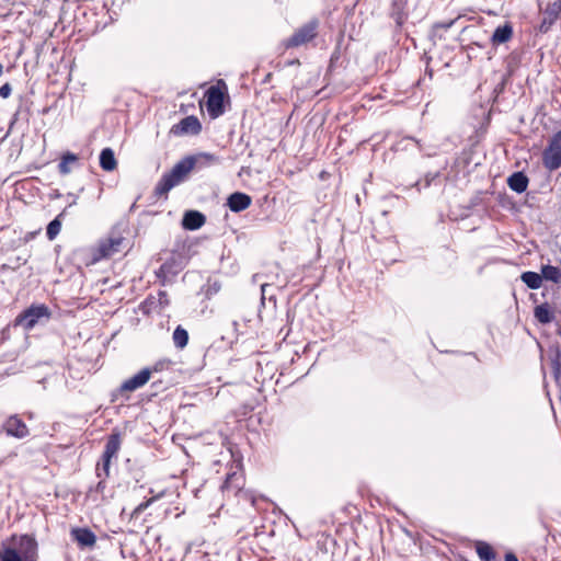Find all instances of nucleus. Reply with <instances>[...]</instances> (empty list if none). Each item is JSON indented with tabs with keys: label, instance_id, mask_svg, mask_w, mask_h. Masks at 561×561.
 Instances as JSON below:
<instances>
[{
	"label": "nucleus",
	"instance_id": "1",
	"mask_svg": "<svg viewBox=\"0 0 561 561\" xmlns=\"http://www.w3.org/2000/svg\"><path fill=\"white\" fill-rule=\"evenodd\" d=\"M37 542L30 535L12 536L0 547V561H36Z\"/></svg>",
	"mask_w": 561,
	"mask_h": 561
},
{
	"label": "nucleus",
	"instance_id": "2",
	"mask_svg": "<svg viewBox=\"0 0 561 561\" xmlns=\"http://www.w3.org/2000/svg\"><path fill=\"white\" fill-rule=\"evenodd\" d=\"M196 161L197 159L194 157H186L179 161L170 172L162 175L154 188L156 194L164 195L174 186L180 184L194 169Z\"/></svg>",
	"mask_w": 561,
	"mask_h": 561
},
{
	"label": "nucleus",
	"instance_id": "3",
	"mask_svg": "<svg viewBox=\"0 0 561 561\" xmlns=\"http://www.w3.org/2000/svg\"><path fill=\"white\" fill-rule=\"evenodd\" d=\"M51 317L49 308L44 304L31 305L15 319V324L30 331L37 324H45Z\"/></svg>",
	"mask_w": 561,
	"mask_h": 561
},
{
	"label": "nucleus",
	"instance_id": "4",
	"mask_svg": "<svg viewBox=\"0 0 561 561\" xmlns=\"http://www.w3.org/2000/svg\"><path fill=\"white\" fill-rule=\"evenodd\" d=\"M125 239L119 234H111L108 238L101 240L96 247L91 249L92 263L108 259L116 253L123 251Z\"/></svg>",
	"mask_w": 561,
	"mask_h": 561
},
{
	"label": "nucleus",
	"instance_id": "5",
	"mask_svg": "<svg viewBox=\"0 0 561 561\" xmlns=\"http://www.w3.org/2000/svg\"><path fill=\"white\" fill-rule=\"evenodd\" d=\"M543 167L554 171L561 167V129L552 136L549 145L542 152Z\"/></svg>",
	"mask_w": 561,
	"mask_h": 561
},
{
	"label": "nucleus",
	"instance_id": "6",
	"mask_svg": "<svg viewBox=\"0 0 561 561\" xmlns=\"http://www.w3.org/2000/svg\"><path fill=\"white\" fill-rule=\"evenodd\" d=\"M318 21L311 20L299 27L286 42V47L301 46L317 36Z\"/></svg>",
	"mask_w": 561,
	"mask_h": 561
},
{
	"label": "nucleus",
	"instance_id": "7",
	"mask_svg": "<svg viewBox=\"0 0 561 561\" xmlns=\"http://www.w3.org/2000/svg\"><path fill=\"white\" fill-rule=\"evenodd\" d=\"M206 107L211 117L224 113V93L218 87H210L206 92Z\"/></svg>",
	"mask_w": 561,
	"mask_h": 561
},
{
	"label": "nucleus",
	"instance_id": "8",
	"mask_svg": "<svg viewBox=\"0 0 561 561\" xmlns=\"http://www.w3.org/2000/svg\"><path fill=\"white\" fill-rule=\"evenodd\" d=\"M152 370L150 368H144L133 377L126 379L121 387L118 392H133L142 388L151 378Z\"/></svg>",
	"mask_w": 561,
	"mask_h": 561
},
{
	"label": "nucleus",
	"instance_id": "9",
	"mask_svg": "<svg viewBox=\"0 0 561 561\" xmlns=\"http://www.w3.org/2000/svg\"><path fill=\"white\" fill-rule=\"evenodd\" d=\"M202 126L195 116H186L179 124L173 125L171 133L174 135H196L201 131Z\"/></svg>",
	"mask_w": 561,
	"mask_h": 561
},
{
	"label": "nucleus",
	"instance_id": "10",
	"mask_svg": "<svg viewBox=\"0 0 561 561\" xmlns=\"http://www.w3.org/2000/svg\"><path fill=\"white\" fill-rule=\"evenodd\" d=\"M3 430L9 436L24 438L28 435L26 424L16 415L10 416L3 424Z\"/></svg>",
	"mask_w": 561,
	"mask_h": 561
},
{
	"label": "nucleus",
	"instance_id": "11",
	"mask_svg": "<svg viewBox=\"0 0 561 561\" xmlns=\"http://www.w3.org/2000/svg\"><path fill=\"white\" fill-rule=\"evenodd\" d=\"M251 197L248 194L241 192L232 193L227 198V206L233 213H240L247 209L251 205Z\"/></svg>",
	"mask_w": 561,
	"mask_h": 561
},
{
	"label": "nucleus",
	"instance_id": "12",
	"mask_svg": "<svg viewBox=\"0 0 561 561\" xmlns=\"http://www.w3.org/2000/svg\"><path fill=\"white\" fill-rule=\"evenodd\" d=\"M71 536L81 547H93L96 541L94 533L89 528H73Z\"/></svg>",
	"mask_w": 561,
	"mask_h": 561
},
{
	"label": "nucleus",
	"instance_id": "13",
	"mask_svg": "<svg viewBox=\"0 0 561 561\" xmlns=\"http://www.w3.org/2000/svg\"><path fill=\"white\" fill-rule=\"evenodd\" d=\"M205 224V216L196 210H188L184 214L182 225L185 229L196 230Z\"/></svg>",
	"mask_w": 561,
	"mask_h": 561
},
{
	"label": "nucleus",
	"instance_id": "14",
	"mask_svg": "<svg viewBox=\"0 0 561 561\" xmlns=\"http://www.w3.org/2000/svg\"><path fill=\"white\" fill-rule=\"evenodd\" d=\"M513 36V27L510 23L497 26L492 36L491 43L494 46L507 43Z\"/></svg>",
	"mask_w": 561,
	"mask_h": 561
},
{
	"label": "nucleus",
	"instance_id": "15",
	"mask_svg": "<svg viewBox=\"0 0 561 561\" xmlns=\"http://www.w3.org/2000/svg\"><path fill=\"white\" fill-rule=\"evenodd\" d=\"M121 433L117 431H113L106 440L103 455L110 458H115L121 449Z\"/></svg>",
	"mask_w": 561,
	"mask_h": 561
},
{
	"label": "nucleus",
	"instance_id": "16",
	"mask_svg": "<svg viewBox=\"0 0 561 561\" xmlns=\"http://www.w3.org/2000/svg\"><path fill=\"white\" fill-rule=\"evenodd\" d=\"M507 185L516 193H524L528 186V178L523 172H515L507 179Z\"/></svg>",
	"mask_w": 561,
	"mask_h": 561
},
{
	"label": "nucleus",
	"instance_id": "17",
	"mask_svg": "<svg viewBox=\"0 0 561 561\" xmlns=\"http://www.w3.org/2000/svg\"><path fill=\"white\" fill-rule=\"evenodd\" d=\"M560 13H561V0L550 1L543 11L542 25H545V24L551 25L558 19Z\"/></svg>",
	"mask_w": 561,
	"mask_h": 561
},
{
	"label": "nucleus",
	"instance_id": "18",
	"mask_svg": "<svg viewBox=\"0 0 561 561\" xmlns=\"http://www.w3.org/2000/svg\"><path fill=\"white\" fill-rule=\"evenodd\" d=\"M542 280L552 282L553 284H561V268L550 264L542 265L540 268Z\"/></svg>",
	"mask_w": 561,
	"mask_h": 561
},
{
	"label": "nucleus",
	"instance_id": "19",
	"mask_svg": "<svg viewBox=\"0 0 561 561\" xmlns=\"http://www.w3.org/2000/svg\"><path fill=\"white\" fill-rule=\"evenodd\" d=\"M116 159L111 148H104L100 153V165L104 171H113L116 168Z\"/></svg>",
	"mask_w": 561,
	"mask_h": 561
},
{
	"label": "nucleus",
	"instance_id": "20",
	"mask_svg": "<svg viewBox=\"0 0 561 561\" xmlns=\"http://www.w3.org/2000/svg\"><path fill=\"white\" fill-rule=\"evenodd\" d=\"M534 314L535 318L542 324L550 323L554 318L553 312L547 302L537 306L534 310Z\"/></svg>",
	"mask_w": 561,
	"mask_h": 561
},
{
	"label": "nucleus",
	"instance_id": "21",
	"mask_svg": "<svg viewBox=\"0 0 561 561\" xmlns=\"http://www.w3.org/2000/svg\"><path fill=\"white\" fill-rule=\"evenodd\" d=\"M243 484V479L240 474L233 472L227 476L222 489L225 491H231L233 493H237L239 490H241Z\"/></svg>",
	"mask_w": 561,
	"mask_h": 561
},
{
	"label": "nucleus",
	"instance_id": "22",
	"mask_svg": "<svg viewBox=\"0 0 561 561\" xmlns=\"http://www.w3.org/2000/svg\"><path fill=\"white\" fill-rule=\"evenodd\" d=\"M520 279L523 280V283H525L527 285V287H529L530 289H538L541 287L542 285V277H541V273H536V272H531V271H527V272H524L522 275H520Z\"/></svg>",
	"mask_w": 561,
	"mask_h": 561
},
{
	"label": "nucleus",
	"instance_id": "23",
	"mask_svg": "<svg viewBox=\"0 0 561 561\" xmlns=\"http://www.w3.org/2000/svg\"><path fill=\"white\" fill-rule=\"evenodd\" d=\"M172 339L175 347L183 350L188 343V333L184 328L178 325L173 332Z\"/></svg>",
	"mask_w": 561,
	"mask_h": 561
},
{
	"label": "nucleus",
	"instance_id": "24",
	"mask_svg": "<svg viewBox=\"0 0 561 561\" xmlns=\"http://www.w3.org/2000/svg\"><path fill=\"white\" fill-rule=\"evenodd\" d=\"M478 557L481 561H493L495 553L490 545L483 541H479L476 546Z\"/></svg>",
	"mask_w": 561,
	"mask_h": 561
},
{
	"label": "nucleus",
	"instance_id": "25",
	"mask_svg": "<svg viewBox=\"0 0 561 561\" xmlns=\"http://www.w3.org/2000/svg\"><path fill=\"white\" fill-rule=\"evenodd\" d=\"M78 160L77 156L73 154V153H66L62 156L59 164H58V170L61 174H68L70 173L71 169H70V164H73L76 163Z\"/></svg>",
	"mask_w": 561,
	"mask_h": 561
},
{
	"label": "nucleus",
	"instance_id": "26",
	"mask_svg": "<svg viewBox=\"0 0 561 561\" xmlns=\"http://www.w3.org/2000/svg\"><path fill=\"white\" fill-rule=\"evenodd\" d=\"M113 458L102 455L101 461L96 466L98 478L106 479L110 476V467Z\"/></svg>",
	"mask_w": 561,
	"mask_h": 561
},
{
	"label": "nucleus",
	"instance_id": "27",
	"mask_svg": "<svg viewBox=\"0 0 561 561\" xmlns=\"http://www.w3.org/2000/svg\"><path fill=\"white\" fill-rule=\"evenodd\" d=\"M61 229V222L59 220V217L51 220L46 229V234L48 240L53 241L60 232Z\"/></svg>",
	"mask_w": 561,
	"mask_h": 561
},
{
	"label": "nucleus",
	"instance_id": "28",
	"mask_svg": "<svg viewBox=\"0 0 561 561\" xmlns=\"http://www.w3.org/2000/svg\"><path fill=\"white\" fill-rule=\"evenodd\" d=\"M152 502H153V499H149V500L138 504L135 507V510L133 511V516H138L139 514H141L145 510H147L151 505Z\"/></svg>",
	"mask_w": 561,
	"mask_h": 561
},
{
	"label": "nucleus",
	"instance_id": "29",
	"mask_svg": "<svg viewBox=\"0 0 561 561\" xmlns=\"http://www.w3.org/2000/svg\"><path fill=\"white\" fill-rule=\"evenodd\" d=\"M11 92H12V88L9 83H4L2 87H0V96L2 99L9 98Z\"/></svg>",
	"mask_w": 561,
	"mask_h": 561
},
{
	"label": "nucleus",
	"instance_id": "30",
	"mask_svg": "<svg viewBox=\"0 0 561 561\" xmlns=\"http://www.w3.org/2000/svg\"><path fill=\"white\" fill-rule=\"evenodd\" d=\"M198 160H205L207 163H217L218 158L209 153H203L198 157Z\"/></svg>",
	"mask_w": 561,
	"mask_h": 561
},
{
	"label": "nucleus",
	"instance_id": "31",
	"mask_svg": "<svg viewBox=\"0 0 561 561\" xmlns=\"http://www.w3.org/2000/svg\"><path fill=\"white\" fill-rule=\"evenodd\" d=\"M159 304L164 306L169 304L168 294L165 291H159Z\"/></svg>",
	"mask_w": 561,
	"mask_h": 561
},
{
	"label": "nucleus",
	"instance_id": "32",
	"mask_svg": "<svg viewBox=\"0 0 561 561\" xmlns=\"http://www.w3.org/2000/svg\"><path fill=\"white\" fill-rule=\"evenodd\" d=\"M170 268H171L170 264L164 263V264H162V265H161V267H160V271H159V272H160V274L165 275L167 273H169V272H170Z\"/></svg>",
	"mask_w": 561,
	"mask_h": 561
},
{
	"label": "nucleus",
	"instance_id": "33",
	"mask_svg": "<svg viewBox=\"0 0 561 561\" xmlns=\"http://www.w3.org/2000/svg\"><path fill=\"white\" fill-rule=\"evenodd\" d=\"M105 480L106 479L100 478V481H99V483L96 485V491L98 492H102L105 489Z\"/></svg>",
	"mask_w": 561,
	"mask_h": 561
},
{
	"label": "nucleus",
	"instance_id": "34",
	"mask_svg": "<svg viewBox=\"0 0 561 561\" xmlns=\"http://www.w3.org/2000/svg\"><path fill=\"white\" fill-rule=\"evenodd\" d=\"M505 561H518L517 557L514 553H506Z\"/></svg>",
	"mask_w": 561,
	"mask_h": 561
},
{
	"label": "nucleus",
	"instance_id": "35",
	"mask_svg": "<svg viewBox=\"0 0 561 561\" xmlns=\"http://www.w3.org/2000/svg\"><path fill=\"white\" fill-rule=\"evenodd\" d=\"M266 287H267V285H266V284H264V285H262V286H261V290H262V294H263V295H264V293H265V288H266Z\"/></svg>",
	"mask_w": 561,
	"mask_h": 561
},
{
	"label": "nucleus",
	"instance_id": "36",
	"mask_svg": "<svg viewBox=\"0 0 561 561\" xmlns=\"http://www.w3.org/2000/svg\"><path fill=\"white\" fill-rule=\"evenodd\" d=\"M3 73V66L0 64V77L2 76Z\"/></svg>",
	"mask_w": 561,
	"mask_h": 561
},
{
	"label": "nucleus",
	"instance_id": "37",
	"mask_svg": "<svg viewBox=\"0 0 561 561\" xmlns=\"http://www.w3.org/2000/svg\"><path fill=\"white\" fill-rule=\"evenodd\" d=\"M431 180H432V179L426 178V184H425L426 186H428V185H430Z\"/></svg>",
	"mask_w": 561,
	"mask_h": 561
},
{
	"label": "nucleus",
	"instance_id": "38",
	"mask_svg": "<svg viewBox=\"0 0 561 561\" xmlns=\"http://www.w3.org/2000/svg\"><path fill=\"white\" fill-rule=\"evenodd\" d=\"M453 23H454V22L451 21V22H449L448 24L444 25V27H449V26H451V25H453Z\"/></svg>",
	"mask_w": 561,
	"mask_h": 561
},
{
	"label": "nucleus",
	"instance_id": "39",
	"mask_svg": "<svg viewBox=\"0 0 561 561\" xmlns=\"http://www.w3.org/2000/svg\"><path fill=\"white\" fill-rule=\"evenodd\" d=\"M558 334H559V335H560V337H561V328L558 330Z\"/></svg>",
	"mask_w": 561,
	"mask_h": 561
}]
</instances>
